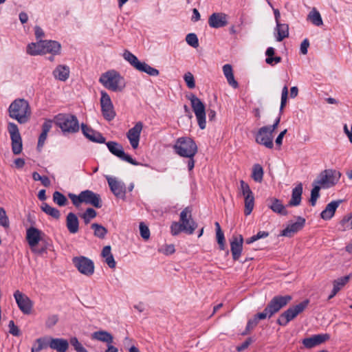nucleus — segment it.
<instances>
[{
	"instance_id": "obj_11",
	"label": "nucleus",
	"mask_w": 352,
	"mask_h": 352,
	"mask_svg": "<svg viewBox=\"0 0 352 352\" xmlns=\"http://www.w3.org/2000/svg\"><path fill=\"white\" fill-rule=\"evenodd\" d=\"M8 129L12 140V151L14 155L21 153L23 148L22 139L16 124L10 122Z\"/></svg>"
},
{
	"instance_id": "obj_12",
	"label": "nucleus",
	"mask_w": 352,
	"mask_h": 352,
	"mask_svg": "<svg viewBox=\"0 0 352 352\" xmlns=\"http://www.w3.org/2000/svg\"><path fill=\"white\" fill-rule=\"evenodd\" d=\"M292 299V296H276L267 305V311L270 314L274 316L278 313L282 308L285 307Z\"/></svg>"
},
{
	"instance_id": "obj_8",
	"label": "nucleus",
	"mask_w": 352,
	"mask_h": 352,
	"mask_svg": "<svg viewBox=\"0 0 352 352\" xmlns=\"http://www.w3.org/2000/svg\"><path fill=\"white\" fill-rule=\"evenodd\" d=\"M186 98L190 101L191 107L197 118L199 128L201 129H206V108L204 104L192 93L187 95Z\"/></svg>"
},
{
	"instance_id": "obj_61",
	"label": "nucleus",
	"mask_w": 352,
	"mask_h": 352,
	"mask_svg": "<svg viewBox=\"0 0 352 352\" xmlns=\"http://www.w3.org/2000/svg\"><path fill=\"white\" fill-rule=\"evenodd\" d=\"M309 46V42L307 38H305L302 41L300 45V52L305 55L307 54V49Z\"/></svg>"
},
{
	"instance_id": "obj_35",
	"label": "nucleus",
	"mask_w": 352,
	"mask_h": 352,
	"mask_svg": "<svg viewBox=\"0 0 352 352\" xmlns=\"http://www.w3.org/2000/svg\"><path fill=\"white\" fill-rule=\"evenodd\" d=\"M276 31L277 32L276 41L278 42L289 36V25L286 23H277Z\"/></svg>"
},
{
	"instance_id": "obj_31",
	"label": "nucleus",
	"mask_w": 352,
	"mask_h": 352,
	"mask_svg": "<svg viewBox=\"0 0 352 352\" xmlns=\"http://www.w3.org/2000/svg\"><path fill=\"white\" fill-rule=\"evenodd\" d=\"M42 47L43 48V51H45V54L50 53L52 54H58L60 51V44L55 41H43Z\"/></svg>"
},
{
	"instance_id": "obj_54",
	"label": "nucleus",
	"mask_w": 352,
	"mask_h": 352,
	"mask_svg": "<svg viewBox=\"0 0 352 352\" xmlns=\"http://www.w3.org/2000/svg\"><path fill=\"white\" fill-rule=\"evenodd\" d=\"M140 232L141 236L145 239L148 240L150 237V230L146 225L144 223L141 222L140 223Z\"/></svg>"
},
{
	"instance_id": "obj_36",
	"label": "nucleus",
	"mask_w": 352,
	"mask_h": 352,
	"mask_svg": "<svg viewBox=\"0 0 352 352\" xmlns=\"http://www.w3.org/2000/svg\"><path fill=\"white\" fill-rule=\"evenodd\" d=\"M43 43V40H41L37 43L29 44L27 47V53L32 56L45 54V51H43V48L42 47Z\"/></svg>"
},
{
	"instance_id": "obj_23",
	"label": "nucleus",
	"mask_w": 352,
	"mask_h": 352,
	"mask_svg": "<svg viewBox=\"0 0 352 352\" xmlns=\"http://www.w3.org/2000/svg\"><path fill=\"white\" fill-rule=\"evenodd\" d=\"M81 129H82V133L89 140L94 142H98V143H104L105 142V138L102 135V134L100 133L94 131L91 127H89L87 125H86L85 124H82Z\"/></svg>"
},
{
	"instance_id": "obj_43",
	"label": "nucleus",
	"mask_w": 352,
	"mask_h": 352,
	"mask_svg": "<svg viewBox=\"0 0 352 352\" xmlns=\"http://www.w3.org/2000/svg\"><path fill=\"white\" fill-rule=\"evenodd\" d=\"M91 228L94 230V236L100 239H104L107 234V230L98 223H92Z\"/></svg>"
},
{
	"instance_id": "obj_40",
	"label": "nucleus",
	"mask_w": 352,
	"mask_h": 352,
	"mask_svg": "<svg viewBox=\"0 0 352 352\" xmlns=\"http://www.w3.org/2000/svg\"><path fill=\"white\" fill-rule=\"evenodd\" d=\"M263 168L259 164H256L252 167V178L258 183H261L263 179Z\"/></svg>"
},
{
	"instance_id": "obj_2",
	"label": "nucleus",
	"mask_w": 352,
	"mask_h": 352,
	"mask_svg": "<svg viewBox=\"0 0 352 352\" xmlns=\"http://www.w3.org/2000/svg\"><path fill=\"white\" fill-rule=\"evenodd\" d=\"M9 116L16 120L20 124L26 123L31 116L30 104L25 99H16L9 107Z\"/></svg>"
},
{
	"instance_id": "obj_15",
	"label": "nucleus",
	"mask_w": 352,
	"mask_h": 352,
	"mask_svg": "<svg viewBox=\"0 0 352 352\" xmlns=\"http://www.w3.org/2000/svg\"><path fill=\"white\" fill-rule=\"evenodd\" d=\"M109 151L122 160L126 161L133 165H138L139 163L133 160L130 155L126 154L121 144L116 142H108L106 143Z\"/></svg>"
},
{
	"instance_id": "obj_57",
	"label": "nucleus",
	"mask_w": 352,
	"mask_h": 352,
	"mask_svg": "<svg viewBox=\"0 0 352 352\" xmlns=\"http://www.w3.org/2000/svg\"><path fill=\"white\" fill-rule=\"evenodd\" d=\"M9 332L12 335L14 336H19L21 335V331L17 326L15 325L13 320H10L9 322Z\"/></svg>"
},
{
	"instance_id": "obj_3",
	"label": "nucleus",
	"mask_w": 352,
	"mask_h": 352,
	"mask_svg": "<svg viewBox=\"0 0 352 352\" xmlns=\"http://www.w3.org/2000/svg\"><path fill=\"white\" fill-rule=\"evenodd\" d=\"M68 196L76 208H78L82 203L91 205L96 208L102 207V200L100 195L89 190H83L78 195L69 193Z\"/></svg>"
},
{
	"instance_id": "obj_53",
	"label": "nucleus",
	"mask_w": 352,
	"mask_h": 352,
	"mask_svg": "<svg viewBox=\"0 0 352 352\" xmlns=\"http://www.w3.org/2000/svg\"><path fill=\"white\" fill-rule=\"evenodd\" d=\"M287 96H288V88L287 86H285L282 90L281 102H280V113H283V109L285 107V104L287 103Z\"/></svg>"
},
{
	"instance_id": "obj_9",
	"label": "nucleus",
	"mask_w": 352,
	"mask_h": 352,
	"mask_svg": "<svg viewBox=\"0 0 352 352\" xmlns=\"http://www.w3.org/2000/svg\"><path fill=\"white\" fill-rule=\"evenodd\" d=\"M123 57L138 71L145 72L151 76H156L159 75L160 72L158 69L152 67L144 62H140L138 58L129 50H126L124 52Z\"/></svg>"
},
{
	"instance_id": "obj_29",
	"label": "nucleus",
	"mask_w": 352,
	"mask_h": 352,
	"mask_svg": "<svg viewBox=\"0 0 352 352\" xmlns=\"http://www.w3.org/2000/svg\"><path fill=\"white\" fill-rule=\"evenodd\" d=\"M302 194V184L299 183L293 190L292 198L287 204V206L294 207L299 206L301 203Z\"/></svg>"
},
{
	"instance_id": "obj_21",
	"label": "nucleus",
	"mask_w": 352,
	"mask_h": 352,
	"mask_svg": "<svg viewBox=\"0 0 352 352\" xmlns=\"http://www.w3.org/2000/svg\"><path fill=\"white\" fill-rule=\"evenodd\" d=\"M228 23V15L223 12H214L208 19V24L212 28H223Z\"/></svg>"
},
{
	"instance_id": "obj_10",
	"label": "nucleus",
	"mask_w": 352,
	"mask_h": 352,
	"mask_svg": "<svg viewBox=\"0 0 352 352\" xmlns=\"http://www.w3.org/2000/svg\"><path fill=\"white\" fill-rule=\"evenodd\" d=\"M72 262L78 270L82 274L90 276L94 272V263L87 257L80 256L74 257Z\"/></svg>"
},
{
	"instance_id": "obj_25",
	"label": "nucleus",
	"mask_w": 352,
	"mask_h": 352,
	"mask_svg": "<svg viewBox=\"0 0 352 352\" xmlns=\"http://www.w3.org/2000/svg\"><path fill=\"white\" fill-rule=\"evenodd\" d=\"M329 334H318L311 337L305 338L302 340V344L306 348L311 349L314 346L319 345L329 339Z\"/></svg>"
},
{
	"instance_id": "obj_39",
	"label": "nucleus",
	"mask_w": 352,
	"mask_h": 352,
	"mask_svg": "<svg viewBox=\"0 0 352 352\" xmlns=\"http://www.w3.org/2000/svg\"><path fill=\"white\" fill-rule=\"evenodd\" d=\"M274 54H275V50L273 47H270L267 49V50L265 52V55L267 56L265 59V62L267 64L270 65H274L277 64L281 61V60H282L281 57L280 56L273 57Z\"/></svg>"
},
{
	"instance_id": "obj_13",
	"label": "nucleus",
	"mask_w": 352,
	"mask_h": 352,
	"mask_svg": "<svg viewBox=\"0 0 352 352\" xmlns=\"http://www.w3.org/2000/svg\"><path fill=\"white\" fill-rule=\"evenodd\" d=\"M100 93V105L102 116L107 120L111 121L116 116V113L113 109V106L111 98L104 91H101Z\"/></svg>"
},
{
	"instance_id": "obj_19",
	"label": "nucleus",
	"mask_w": 352,
	"mask_h": 352,
	"mask_svg": "<svg viewBox=\"0 0 352 352\" xmlns=\"http://www.w3.org/2000/svg\"><path fill=\"white\" fill-rule=\"evenodd\" d=\"M142 128V123L141 122H138L133 128L129 129L126 133V137L133 149H136L138 147L140 133Z\"/></svg>"
},
{
	"instance_id": "obj_27",
	"label": "nucleus",
	"mask_w": 352,
	"mask_h": 352,
	"mask_svg": "<svg viewBox=\"0 0 352 352\" xmlns=\"http://www.w3.org/2000/svg\"><path fill=\"white\" fill-rule=\"evenodd\" d=\"M65 223L70 234H76L79 231V220L76 214L69 212L66 217Z\"/></svg>"
},
{
	"instance_id": "obj_56",
	"label": "nucleus",
	"mask_w": 352,
	"mask_h": 352,
	"mask_svg": "<svg viewBox=\"0 0 352 352\" xmlns=\"http://www.w3.org/2000/svg\"><path fill=\"white\" fill-rule=\"evenodd\" d=\"M216 237H217V243L219 245V248L221 250H223L225 249L226 243H225L224 234H223V231L217 232Z\"/></svg>"
},
{
	"instance_id": "obj_58",
	"label": "nucleus",
	"mask_w": 352,
	"mask_h": 352,
	"mask_svg": "<svg viewBox=\"0 0 352 352\" xmlns=\"http://www.w3.org/2000/svg\"><path fill=\"white\" fill-rule=\"evenodd\" d=\"M160 252H162L166 255L172 254L175 252V246L173 244L166 245L164 247L161 248L159 250Z\"/></svg>"
},
{
	"instance_id": "obj_38",
	"label": "nucleus",
	"mask_w": 352,
	"mask_h": 352,
	"mask_svg": "<svg viewBox=\"0 0 352 352\" xmlns=\"http://www.w3.org/2000/svg\"><path fill=\"white\" fill-rule=\"evenodd\" d=\"M52 128V121L47 120L43 124L42 126V133H41L38 141V147H43L44 145L45 141L47 138V133Z\"/></svg>"
},
{
	"instance_id": "obj_33",
	"label": "nucleus",
	"mask_w": 352,
	"mask_h": 352,
	"mask_svg": "<svg viewBox=\"0 0 352 352\" xmlns=\"http://www.w3.org/2000/svg\"><path fill=\"white\" fill-rule=\"evenodd\" d=\"M223 74L225 75L228 84L233 88H237L239 86L238 82L235 80L233 70L231 65L226 64L223 67Z\"/></svg>"
},
{
	"instance_id": "obj_64",
	"label": "nucleus",
	"mask_w": 352,
	"mask_h": 352,
	"mask_svg": "<svg viewBox=\"0 0 352 352\" xmlns=\"http://www.w3.org/2000/svg\"><path fill=\"white\" fill-rule=\"evenodd\" d=\"M257 324L258 322L256 319L254 318L248 320L246 328H248V331H252Z\"/></svg>"
},
{
	"instance_id": "obj_6",
	"label": "nucleus",
	"mask_w": 352,
	"mask_h": 352,
	"mask_svg": "<svg viewBox=\"0 0 352 352\" xmlns=\"http://www.w3.org/2000/svg\"><path fill=\"white\" fill-rule=\"evenodd\" d=\"M54 122L63 133H76L79 130L78 121L71 114L59 113L54 117Z\"/></svg>"
},
{
	"instance_id": "obj_51",
	"label": "nucleus",
	"mask_w": 352,
	"mask_h": 352,
	"mask_svg": "<svg viewBox=\"0 0 352 352\" xmlns=\"http://www.w3.org/2000/svg\"><path fill=\"white\" fill-rule=\"evenodd\" d=\"M186 41L187 43L193 47H197L199 46V41L197 35L194 33H190L187 34L186 37Z\"/></svg>"
},
{
	"instance_id": "obj_37",
	"label": "nucleus",
	"mask_w": 352,
	"mask_h": 352,
	"mask_svg": "<svg viewBox=\"0 0 352 352\" xmlns=\"http://www.w3.org/2000/svg\"><path fill=\"white\" fill-rule=\"evenodd\" d=\"M49 337H42L36 339L35 342L32 347V352H39L41 350L50 347Z\"/></svg>"
},
{
	"instance_id": "obj_26",
	"label": "nucleus",
	"mask_w": 352,
	"mask_h": 352,
	"mask_svg": "<svg viewBox=\"0 0 352 352\" xmlns=\"http://www.w3.org/2000/svg\"><path fill=\"white\" fill-rule=\"evenodd\" d=\"M42 232L34 227H30L26 232V239L31 248L35 247L41 239Z\"/></svg>"
},
{
	"instance_id": "obj_22",
	"label": "nucleus",
	"mask_w": 352,
	"mask_h": 352,
	"mask_svg": "<svg viewBox=\"0 0 352 352\" xmlns=\"http://www.w3.org/2000/svg\"><path fill=\"white\" fill-rule=\"evenodd\" d=\"M305 223V219L298 217L297 221L292 223L282 230L280 235L287 237H292L295 233L302 229Z\"/></svg>"
},
{
	"instance_id": "obj_59",
	"label": "nucleus",
	"mask_w": 352,
	"mask_h": 352,
	"mask_svg": "<svg viewBox=\"0 0 352 352\" xmlns=\"http://www.w3.org/2000/svg\"><path fill=\"white\" fill-rule=\"evenodd\" d=\"M272 316V315L270 314V311H267V307H265L263 312L258 313L254 316V318L258 322L259 320H264L267 317L271 318Z\"/></svg>"
},
{
	"instance_id": "obj_60",
	"label": "nucleus",
	"mask_w": 352,
	"mask_h": 352,
	"mask_svg": "<svg viewBox=\"0 0 352 352\" xmlns=\"http://www.w3.org/2000/svg\"><path fill=\"white\" fill-rule=\"evenodd\" d=\"M254 342L252 338H248L246 340L243 342L241 345L236 346V351L238 352H241L246 349L252 342Z\"/></svg>"
},
{
	"instance_id": "obj_28",
	"label": "nucleus",
	"mask_w": 352,
	"mask_h": 352,
	"mask_svg": "<svg viewBox=\"0 0 352 352\" xmlns=\"http://www.w3.org/2000/svg\"><path fill=\"white\" fill-rule=\"evenodd\" d=\"M268 207L274 212L281 215H287L288 212L285 209V206L282 204V201L278 199L272 197L267 200Z\"/></svg>"
},
{
	"instance_id": "obj_44",
	"label": "nucleus",
	"mask_w": 352,
	"mask_h": 352,
	"mask_svg": "<svg viewBox=\"0 0 352 352\" xmlns=\"http://www.w3.org/2000/svg\"><path fill=\"white\" fill-rule=\"evenodd\" d=\"M254 206V197L253 194L245 196L244 213L246 216L250 214Z\"/></svg>"
},
{
	"instance_id": "obj_17",
	"label": "nucleus",
	"mask_w": 352,
	"mask_h": 352,
	"mask_svg": "<svg viewBox=\"0 0 352 352\" xmlns=\"http://www.w3.org/2000/svg\"><path fill=\"white\" fill-rule=\"evenodd\" d=\"M256 142L268 148H272L273 132L266 126L260 128L256 136Z\"/></svg>"
},
{
	"instance_id": "obj_52",
	"label": "nucleus",
	"mask_w": 352,
	"mask_h": 352,
	"mask_svg": "<svg viewBox=\"0 0 352 352\" xmlns=\"http://www.w3.org/2000/svg\"><path fill=\"white\" fill-rule=\"evenodd\" d=\"M184 79L189 89H194L195 87V78L192 73L187 72L184 74Z\"/></svg>"
},
{
	"instance_id": "obj_45",
	"label": "nucleus",
	"mask_w": 352,
	"mask_h": 352,
	"mask_svg": "<svg viewBox=\"0 0 352 352\" xmlns=\"http://www.w3.org/2000/svg\"><path fill=\"white\" fill-rule=\"evenodd\" d=\"M96 215L97 212L94 209L88 208L84 213L80 214V217L83 219L85 223L87 225L89 223L91 220L94 219Z\"/></svg>"
},
{
	"instance_id": "obj_34",
	"label": "nucleus",
	"mask_w": 352,
	"mask_h": 352,
	"mask_svg": "<svg viewBox=\"0 0 352 352\" xmlns=\"http://www.w3.org/2000/svg\"><path fill=\"white\" fill-rule=\"evenodd\" d=\"M53 74L56 79L65 81L69 77V69L65 65H58L53 72Z\"/></svg>"
},
{
	"instance_id": "obj_47",
	"label": "nucleus",
	"mask_w": 352,
	"mask_h": 352,
	"mask_svg": "<svg viewBox=\"0 0 352 352\" xmlns=\"http://www.w3.org/2000/svg\"><path fill=\"white\" fill-rule=\"evenodd\" d=\"M352 274H349L336 280L333 282V288H337L338 291H340L350 280Z\"/></svg>"
},
{
	"instance_id": "obj_49",
	"label": "nucleus",
	"mask_w": 352,
	"mask_h": 352,
	"mask_svg": "<svg viewBox=\"0 0 352 352\" xmlns=\"http://www.w3.org/2000/svg\"><path fill=\"white\" fill-rule=\"evenodd\" d=\"M69 343L76 352H88L76 337L72 338L69 340Z\"/></svg>"
},
{
	"instance_id": "obj_5",
	"label": "nucleus",
	"mask_w": 352,
	"mask_h": 352,
	"mask_svg": "<svg viewBox=\"0 0 352 352\" xmlns=\"http://www.w3.org/2000/svg\"><path fill=\"white\" fill-rule=\"evenodd\" d=\"M173 148L178 155L183 157H195L198 151L195 142L188 137L178 138Z\"/></svg>"
},
{
	"instance_id": "obj_62",
	"label": "nucleus",
	"mask_w": 352,
	"mask_h": 352,
	"mask_svg": "<svg viewBox=\"0 0 352 352\" xmlns=\"http://www.w3.org/2000/svg\"><path fill=\"white\" fill-rule=\"evenodd\" d=\"M105 262L110 268L113 269L116 267V263L112 254L105 257Z\"/></svg>"
},
{
	"instance_id": "obj_1",
	"label": "nucleus",
	"mask_w": 352,
	"mask_h": 352,
	"mask_svg": "<svg viewBox=\"0 0 352 352\" xmlns=\"http://www.w3.org/2000/svg\"><path fill=\"white\" fill-rule=\"evenodd\" d=\"M341 173L333 169H326L320 172L316 179L313 182V186L311 191V197L309 202L312 206L316 204L317 199L320 197V190L322 188H329L334 186L339 181Z\"/></svg>"
},
{
	"instance_id": "obj_30",
	"label": "nucleus",
	"mask_w": 352,
	"mask_h": 352,
	"mask_svg": "<svg viewBox=\"0 0 352 352\" xmlns=\"http://www.w3.org/2000/svg\"><path fill=\"white\" fill-rule=\"evenodd\" d=\"M342 202V200H337L328 204L325 209L320 214L321 218L324 220L331 219L333 217L337 208Z\"/></svg>"
},
{
	"instance_id": "obj_7",
	"label": "nucleus",
	"mask_w": 352,
	"mask_h": 352,
	"mask_svg": "<svg viewBox=\"0 0 352 352\" xmlns=\"http://www.w3.org/2000/svg\"><path fill=\"white\" fill-rule=\"evenodd\" d=\"M309 303V300H305L299 304L291 307L282 313L277 319V323L280 326H286L291 320H294L298 314L304 311Z\"/></svg>"
},
{
	"instance_id": "obj_63",
	"label": "nucleus",
	"mask_w": 352,
	"mask_h": 352,
	"mask_svg": "<svg viewBox=\"0 0 352 352\" xmlns=\"http://www.w3.org/2000/svg\"><path fill=\"white\" fill-rule=\"evenodd\" d=\"M57 322L58 317L56 316H52L48 318L47 320L46 321V325L47 327H52L54 326Z\"/></svg>"
},
{
	"instance_id": "obj_50",
	"label": "nucleus",
	"mask_w": 352,
	"mask_h": 352,
	"mask_svg": "<svg viewBox=\"0 0 352 352\" xmlns=\"http://www.w3.org/2000/svg\"><path fill=\"white\" fill-rule=\"evenodd\" d=\"M0 226L5 228H9L10 222L6 212L3 208L0 207Z\"/></svg>"
},
{
	"instance_id": "obj_48",
	"label": "nucleus",
	"mask_w": 352,
	"mask_h": 352,
	"mask_svg": "<svg viewBox=\"0 0 352 352\" xmlns=\"http://www.w3.org/2000/svg\"><path fill=\"white\" fill-rule=\"evenodd\" d=\"M170 229H171V233L174 236L177 235L179 233H180L182 231L186 233V228L183 226L182 225V223H180V221L173 222L171 224Z\"/></svg>"
},
{
	"instance_id": "obj_14",
	"label": "nucleus",
	"mask_w": 352,
	"mask_h": 352,
	"mask_svg": "<svg viewBox=\"0 0 352 352\" xmlns=\"http://www.w3.org/2000/svg\"><path fill=\"white\" fill-rule=\"evenodd\" d=\"M179 221L182 225L186 228V233L192 234L197 228V223L192 217V208H185L180 213Z\"/></svg>"
},
{
	"instance_id": "obj_16",
	"label": "nucleus",
	"mask_w": 352,
	"mask_h": 352,
	"mask_svg": "<svg viewBox=\"0 0 352 352\" xmlns=\"http://www.w3.org/2000/svg\"><path fill=\"white\" fill-rule=\"evenodd\" d=\"M14 297L20 310L24 314H30L33 307V302L30 298L19 290H16L14 293Z\"/></svg>"
},
{
	"instance_id": "obj_46",
	"label": "nucleus",
	"mask_w": 352,
	"mask_h": 352,
	"mask_svg": "<svg viewBox=\"0 0 352 352\" xmlns=\"http://www.w3.org/2000/svg\"><path fill=\"white\" fill-rule=\"evenodd\" d=\"M53 201L59 206H65L68 204L66 197L58 191H55L53 194Z\"/></svg>"
},
{
	"instance_id": "obj_24",
	"label": "nucleus",
	"mask_w": 352,
	"mask_h": 352,
	"mask_svg": "<svg viewBox=\"0 0 352 352\" xmlns=\"http://www.w3.org/2000/svg\"><path fill=\"white\" fill-rule=\"evenodd\" d=\"M49 341L50 348L57 352H67L69 346V342L63 338L49 337Z\"/></svg>"
},
{
	"instance_id": "obj_18",
	"label": "nucleus",
	"mask_w": 352,
	"mask_h": 352,
	"mask_svg": "<svg viewBox=\"0 0 352 352\" xmlns=\"http://www.w3.org/2000/svg\"><path fill=\"white\" fill-rule=\"evenodd\" d=\"M109 188L113 195L118 198L124 199L126 195V186L124 182L115 177L107 176Z\"/></svg>"
},
{
	"instance_id": "obj_55",
	"label": "nucleus",
	"mask_w": 352,
	"mask_h": 352,
	"mask_svg": "<svg viewBox=\"0 0 352 352\" xmlns=\"http://www.w3.org/2000/svg\"><path fill=\"white\" fill-rule=\"evenodd\" d=\"M240 186H241V192L244 197L253 194L249 185L246 182H245L243 180L240 181Z\"/></svg>"
},
{
	"instance_id": "obj_41",
	"label": "nucleus",
	"mask_w": 352,
	"mask_h": 352,
	"mask_svg": "<svg viewBox=\"0 0 352 352\" xmlns=\"http://www.w3.org/2000/svg\"><path fill=\"white\" fill-rule=\"evenodd\" d=\"M41 208L42 211L52 217L56 219H58L60 218V211L58 209L50 206L48 204L43 202L41 206Z\"/></svg>"
},
{
	"instance_id": "obj_20",
	"label": "nucleus",
	"mask_w": 352,
	"mask_h": 352,
	"mask_svg": "<svg viewBox=\"0 0 352 352\" xmlns=\"http://www.w3.org/2000/svg\"><path fill=\"white\" fill-rule=\"evenodd\" d=\"M243 237L241 234L233 236L230 241V251L234 261L239 260L243 250Z\"/></svg>"
},
{
	"instance_id": "obj_42",
	"label": "nucleus",
	"mask_w": 352,
	"mask_h": 352,
	"mask_svg": "<svg viewBox=\"0 0 352 352\" xmlns=\"http://www.w3.org/2000/svg\"><path fill=\"white\" fill-rule=\"evenodd\" d=\"M307 19L316 26L322 25L323 23L320 14L315 8L309 12Z\"/></svg>"
},
{
	"instance_id": "obj_32",
	"label": "nucleus",
	"mask_w": 352,
	"mask_h": 352,
	"mask_svg": "<svg viewBox=\"0 0 352 352\" xmlns=\"http://www.w3.org/2000/svg\"><path fill=\"white\" fill-rule=\"evenodd\" d=\"M91 338L107 344H112L113 342V336L106 331H98L91 334Z\"/></svg>"
},
{
	"instance_id": "obj_4",
	"label": "nucleus",
	"mask_w": 352,
	"mask_h": 352,
	"mask_svg": "<svg viewBox=\"0 0 352 352\" xmlns=\"http://www.w3.org/2000/svg\"><path fill=\"white\" fill-rule=\"evenodd\" d=\"M99 82L113 91H121L125 87L123 78L115 70L108 71L101 75Z\"/></svg>"
}]
</instances>
